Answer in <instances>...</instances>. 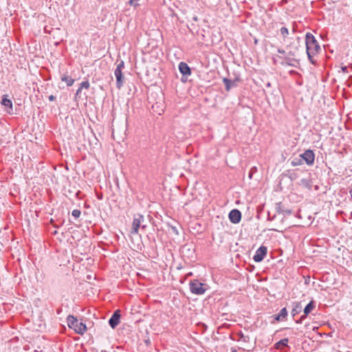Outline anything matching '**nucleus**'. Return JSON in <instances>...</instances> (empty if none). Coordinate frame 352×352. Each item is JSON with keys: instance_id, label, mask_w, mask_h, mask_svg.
Returning <instances> with one entry per match:
<instances>
[{"instance_id": "nucleus-30", "label": "nucleus", "mask_w": 352, "mask_h": 352, "mask_svg": "<svg viewBox=\"0 0 352 352\" xmlns=\"http://www.w3.org/2000/svg\"><path fill=\"white\" fill-rule=\"evenodd\" d=\"M49 100H50V101H53V100H55V96H54L53 95L50 96H49Z\"/></svg>"}, {"instance_id": "nucleus-29", "label": "nucleus", "mask_w": 352, "mask_h": 352, "mask_svg": "<svg viewBox=\"0 0 352 352\" xmlns=\"http://www.w3.org/2000/svg\"><path fill=\"white\" fill-rule=\"evenodd\" d=\"M341 70L343 73H348V69L346 66H342Z\"/></svg>"}, {"instance_id": "nucleus-4", "label": "nucleus", "mask_w": 352, "mask_h": 352, "mask_svg": "<svg viewBox=\"0 0 352 352\" xmlns=\"http://www.w3.org/2000/svg\"><path fill=\"white\" fill-rule=\"evenodd\" d=\"M124 67V61L120 60V62L117 65V67L114 71V75L116 78V87L118 89H120L124 84V77L122 75V69Z\"/></svg>"}, {"instance_id": "nucleus-22", "label": "nucleus", "mask_w": 352, "mask_h": 352, "mask_svg": "<svg viewBox=\"0 0 352 352\" xmlns=\"http://www.w3.org/2000/svg\"><path fill=\"white\" fill-rule=\"evenodd\" d=\"M280 32L283 38H285L289 34L288 29L285 27L281 28Z\"/></svg>"}, {"instance_id": "nucleus-15", "label": "nucleus", "mask_w": 352, "mask_h": 352, "mask_svg": "<svg viewBox=\"0 0 352 352\" xmlns=\"http://www.w3.org/2000/svg\"><path fill=\"white\" fill-rule=\"evenodd\" d=\"M276 212L278 214H289L291 211L289 210H285L283 208L282 204L280 202L276 204L275 206Z\"/></svg>"}, {"instance_id": "nucleus-6", "label": "nucleus", "mask_w": 352, "mask_h": 352, "mask_svg": "<svg viewBox=\"0 0 352 352\" xmlns=\"http://www.w3.org/2000/svg\"><path fill=\"white\" fill-rule=\"evenodd\" d=\"M300 157L303 159V163L305 162L308 166L314 164L315 154L313 151L306 150L303 153L300 154Z\"/></svg>"}, {"instance_id": "nucleus-26", "label": "nucleus", "mask_w": 352, "mask_h": 352, "mask_svg": "<svg viewBox=\"0 0 352 352\" xmlns=\"http://www.w3.org/2000/svg\"><path fill=\"white\" fill-rule=\"evenodd\" d=\"M80 214L81 212L79 210H74L72 213V214L76 218L79 217Z\"/></svg>"}, {"instance_id": "nucleus-2", "label": "nucleus", "mask_w": 352, "mask_h": 352, "mask_svg": "<svg viewBox=\"0 0 352 352\" xmlns=\"http://www.w3.org/2000/svg\"><path fill=\"white\" fill-rule=\"evenodd\" d=\"M67 320L69 327L73 329L77 333L82 335L87 331L85 324L73 316H69Z\"/></svg>"}, {"instance_id": "nucleus-13", "label": "nucleus", "mask_w": 352, "mask_h": 352, "mask_svg": "<svg viewBox=\"0 0 352 352\" xmlns=\"http://www.w3.org/2000/svg\"><path fill=\"white\" fill-rule=\"evenodd\" d=\"M179 70L183 75L189 76L191 74L190 68L184 62H181L179 64Z\"/></svg>"}, {"instance_id": "nucleus-21", "label": "nucleus", "mask_w": 352, "mask_h": 352, "mask_svg": "<svg viewBox=\"0 0 352 352\" xmlns=\"http://www.w3.org/2000/svg\"><path fill=\"white\" fill-rule=\"evenodd\" d=\"M285 63L288 65L296 67L298 64V61L296 59L286 57L285 58Z\"/></svg>"}, {"instance_id": "nucleus-5", "label": "nucleus", "mask_w": 352, "mask_h": 352, "mask_svg": "<svg viewBox=\"0 0 352 352\" xmlns=\"http://www.w3.org/2000/svg\"><path fill=\"white\" fill-rule=\"evenodd\" d=\"M190 292L196 295H202L206 292V288L204 287V285L197 280H193L190 282Z\"/></svg>"}, {"instance_id": "nucleus-16", "label": "nucleus", "mask_w": 352, "mask_h": 352, "mask_svg": "<svg viewBox=\"0 0 352 352\" xmlns=\"http://www.w3.org/2000/svg\"><path fill=\"white\" fill-rule=\"evenodd\" d=\"M223 84L225 85L226 90L227 91H229L232 87L236 85V84H235V82L234 81H232V80H230V79H228L227 78H224L223 79Z\"/></svg>"}, {"instance_id": "nucleus-27", "label": "nucleus", "mask_w": 352, "mask_h": 352, "mask_svg": "<svg viewBox=\"0 0 352 352\" xmlns=\"http://www.w3.org/2000/svg\"><path fill=\"white\" fill-rule=\"evenodd\" d=\"M298 47H295L294 50H291L288 52V55L294 56L297 51Z\"/></svg>"}, {"instance_id": "nucleus-19", "label": "nucleus", "mask_w": 352, "mask_h": 352, "mask_svg": "<svg viewBox=\"0 0 352 352\" xmlns=\"http://www.w3.org/2000/svg\"><path fill=\"white\" fill-rule=\"evenodd\" d=\"M61 80L66 82L67 86H72L74 82V80L72 78H71L70 76H67V75L63 76L61 77Z\"/></svg>"}, {"instance_id": "nucleus-1", "label": "nucleus", "mask_w": 352, "mask_h": 352, "mask_svg": "<svg viewBox=\"0 0 352 352\" xmlns=\"http://www.w3.org/2000/svg\"><path fill=\"white\" fill-rule=\"evenodd\" d=\"M306 50L308 58L312 64H315L314 56L317 54L320 50V45L314 35L307 32L305 36Z\"/></svg>"}, {"instance_id": "nucleus-32", "label": "nucleus", "mask_w": 352, "mask_h": 352, "mask_svg": "<svg viewBox=\"0 0 352 352\" xmlns=\"http://www.w3.org/2000/svg\"><path fill=\"white\" fill-rule=\"evenodd\" d=\"M81 90H82V89H80V88L79 87V88L78 89L77 91H76V96H77V95H78V94L80 93Z\"/></svg>"}, {"instance_id": "nucleus-33", "label": "nucleus", "mask_w": 352, "mask_h": 352, "mask_svg": "<svg viewBox=\"0 0 352 352\" xmlns=\"http://www.w3.org/2000/svg\"><path fill=\"white\" fill-rule=\"evenodd\" d=\"M231 352H237V350L234 348L231 349ZM243 352H244V350H243Z\"/></svg>"}, {"instance_id": "nucleus-28", "label": "nucleus", "mask_w": 352, "mask_h": 352, "mask_svg": "<svg viewBox=\"0 0 352 352\" xmlns=\"http://www.w3.org/2000/svg\"><path fill=\"white\" fill-rule=\"evenodd\" d=\"M256 171V167H252L250 170V173H249V177L251 179L252 177V175Z\"/></svg>"}, {"instance_id": "nucleus-11", "label": "nucleus", "mask_w": 352, "mask_h": 352, "mask_svg": "<svg viewBox=\"0 0 352 352\" xmlns=\"http://www.w3.org/2000/svg\"><path fill=\"white\" fill-rule=\"evenodd\" d=\"M1 104L3 105L6 108V111L7 113L11 114L13 111V108H12V101L7 98V96L6 95H4L3 96V98L1 100Z\"/></svg>"}, {"instance_id": "nucleus-7", "label": "nucleus", "mask_w": 352, "mask_h": 352, "mask_svg": "<svg viewBox=\"0 0 352 352\" xmlns=\"http://www.w3.org/2000/svg\"><path fill=\"white\" fill-rule=\"evenodd\" d=\"M267 249L265 246H261L256 252V254L253 256V259L255 262H261L263 260L264 257L267 254Z\"/></svg>"}, {"instance_id": "nucleus-31", "label": "nucleus", "mask_w": 352, "mask_h": 352, "mask_svg": "<svg viewBox=\"0 0 352 352\" xmlns=\"http://www.w3.org/2000/svg\"><path fill=\"white\" fill-rule=\"evenodd\" d=\"M278 52L280 53V54H285V51L284 50H282V49H278Z\"/></svg>"}, {"instance_id": "nucleus-9", "label": "nucleus", "mask_w": 352, "mask_h": 352, "mask_svg": "<svg viewBox=\"0 0 352 352\" xmlns=\"http://www.w3.org/2000/svg\"><path fill=\"white\" fill-rule=\"evenodd\" d=\"M230 221L233 223H238L241 219V213L237 209L232 210L229 213Z\"/></svg>"}, {"instance_id": "nucleus-10", "label": "nucleus", "mask_w": 352, "mask_h": 352, "mask_svg": "<svg viewBox=\"0 0 352 352\" xmlns=\"http://www.w3.org/2000/svg\"><path fill=\"white\" fill-rule=\"evenodd\" d=\"M315 308L314 302L313 300L310 301L307 306L305 307L303 310L304 314L300 317L298 320H296V323H301L302 320L307 316V315L311 312V311Z\"/></svg>"}, {"instance_id": "nucleus-3", "label": "nucleus", "mask_w": 352, "mask_h": 352, "mask_svg": "<svg viewBox=\"0 0 352 352\" xmlns=\"http://www.w3.org/2000/svg\"><path fill=\"white\" fill-rule=\"evenodd\" d=\"M144 217L143 215L140 214H135L133 217L131 233L132 234H135L138 233L140 228L144 230L146 228V225L144 224Z\"/></svg>"}, {"instance_id": "nucleus-25", "label": "nucleus", "mask_w": 352, "mask_h": 352, "mask_svg": "<svg viewBox=\"0 0 352 352\" xmlns=\"http://www.w3.org/2000/svg\"><path fill=\"white\" fill-rule=\"evenodd\" d=\"M140 0H129V4L131 6L136 7L139 5Z\"/></svg>"}, {"instance_id": "nucleus-8", "label": "nucleus", "mask_w": 352, "mask_h": 352, "mask_svg": "<svg viewBox=\"0 0 352 352\" xmlns=\"http://www.w3.org/2000/svg\"><path fill=\"white\" fill-rule=\"evenodd\" d=\"M120 311L119 309L114 311L110 319L109 320V324L111 326V328L114 329L116 327L119 322L120 319Z\"/></svg>"}, {"instance_id": "nucleus-23", "label": "nucleus", "mask_w": 352, "mask_h": 352, "mask_svg": "<svg viewBox=\"0 0 352 352\" xmlns=\"http://www.w3.org/2000/svg\"><path fill=\"white\" fill-rule=\"evenodd\" d=\"M89 82L87 80L82 82L80 85V89H82V88L89 89Z\"/></svg>"}, {"instance_id": "nucleus-20", "label": "nucleus", "mask_w": 352, "mask_h": 352, "mask_svg": "<svg viewBox=\"0 0 352 352\" xmlns=\"http://www.w3.org/2000/svg\"><path fill=\"white\" fill-rule=\"evenodd\" d=\"M288 339L283 338L275 344L276 349H281L283 346H287Z\"/></svg>"}, {"instance_id": "nucleus-17", "label": "nucleus", "mask_w": 352, "mask_h": 352, "mask_svg": "<svg viewBox=\"0 0 352 352\" xmlns=\"http://www.w3.org/2000/svg\"><path fill=\"white\" fill-rule=\"evenodd\" d=\"M303 164H304L303 159H302V157H300V155H299V156L297 157H294L291 160V164L292 166H300V165H302Z\"/></svg>"}, {"instance_id": "nucleus-24", "label": "nucleus", "mask_w": 352, "mask_h": 352, "mask_svg": "<svg viewBox=\"0 0 352 352\" xmlns=\"http://www.w3.org/2000/svg\"><path fill=\"white\" fill-rule=\"evenodd\" d=\"M300 182H301V184H302L304 186H305V187H307V188H311V186L309 185V181H308L307 179H302Z\"/></svg>"}, {"instance_id": "nucleus-12", "label": "nucleus", "mask_w": 352, "mask_h": 352, "mask_svg": "<svg viewBox=\"0 0 352 352\" xmlns=\"http://www.w3.org/2000/svg\"><path fill=\"white\" fill-rule=\"evenodd\" d=\"M153 111L158 115H161L164 112V105L162 102H156L152 104Z\"/></svg>"}, {"instance_id": "nucleus-18", "label": "nucleus", "mask_w": 352, "mask_h": 352, "mask_svg": "<svg viewBox=\"0 0 352 352\" xmlns=\"http://www.w3.org/2000/svg\"><path fill=\"white\" fill-rule=\"evenodd\" d=\"M287 316V311L285 307L283 308L280 313L275 317L276 320H280L285 318Z\"/></svg>"}, {"instance_id": "nucleus-14", "label": "nucleus", "mask_w": 352, "mask_h": 352, "mask_svg": "<svg viewBox=\"0 0 352 352\" xmlns=\"http://www.w3.org/2000/svg\"><path fill=\"white\" fill-rule=\"evenodd\" d=\"M302 311V306L300 302H294L292 305V316L293 317H295L296 315L300 314Z\"/></svg>"}]
</instances>
